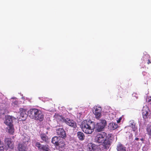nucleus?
I'll list each match as a JSON object with an SVG mask.
<instances>
[{"label":"nucleus","instance_id":"nucleus-20","mask_svg":"<svg viewBox=\"0 0 151 151\" xmlns=\"http://www.w3.org/2000/svg\"><path fill=\"white\" fill-rule=\"evenodd\" d=\"M150 56L148 54H146L143 56L142 59L144 61H147V63L148 64H149L151 63L150 60Z\"/></svg>","mask_w":151,"mask_h":151},{"label":"nucleus","instance_id":"nucleus-14","mask_svg":"<svg viewBox=\"0 0 151 151\" xmlns=\"http://www.w3.org/2000/svg\"><path fill=\"white\" fill-rule=\"evenodd\" d=\"M44 115L43 113L40 111L39 110L37 115L35 116L34 119L36 120L42 121L44 119Z\"/></svg>","mask_w":151,"mask_h":151},{"label":"nucleus","instance_id":"nucleus-6","mask_svg":"<svg viewBox=\"0 0 151 151\" xmlns=\"http://www.w3.org/2000/svg\"><path fill=\"white\" fill-rule=\"evenodd\" d=\"M56 134L61 137L65 139L66 137V134L64 129L62 128H58L56 130Z\"/></svg>","mask_w":151,"mask_h":151},{"label":"nucleus","instance_id":"nucleus-16","mask_svg":"<svg viewBox=\"0 0 151 151\" xmlns=\"http://www.w3.org/2000/svg\"><path fill=\"white\" fill-rule=\"evenodd\" d=\"M111 142L109 140V139L105 138L104 141L103 142V145L104 147V148L106 149H108L111 146Z\"/></svg>","mask_w":151,"mask_h":151},{"label":"nucleus","instance_id":"nucleus-35","mask_svg":"<svg viewBox=\"0 0 151 151\" xmlns=\"http://www.w3.org/2000/svg\"><path fill=\"white\" fill-rule=\"evenodd\" d=\"M140 140L142 141H144V139L143 138H142L141 139H140Z\"/></svg>","mask_w":151,"mask_h":151},{"label":"nucleus","instance_id":"nucleus-24","mask_svg":"<svg viewBox=\"0 0 151 151\" xmlns=\"http://www.w3.org/2000/svg\"><path fill=\"white\" fill-rule=\"evenodd\" d=\"M146 130L147 134L151 136V125L147 126Z\"/></svg>","mask_w":151,"mask_h":151},{"label":"nucleus","instance_id":"nucleus-15","mask_svg":"<svg viewBox=\"0 0 151 151\" xmlns=\"http://www.w3.org/2000/svg\"><path fill=\"white\" fill-rule=\"evenodd\" d=\"M13 119H16V118L12 116H8L7 117L5 123L7 126L13 124L12 123Z\"/></svg>","mask_w":151,"mask_h":151},{"label":"nucleus","instance_id":"nucleus-5","mask_svg":"<svg viewBox=\"0 0 151 151\" xmlns=\"http://www.w3.org/2000/svg\"><path fill=\"white\" fill-rule=\"evenodd\" d=\"M4 142L7 147L11 150L14 149V143L12 141V139L11 138L7 137L5 138L4 139Z\"/></svg>","mask_w":151,"mask_h":151},{"label":"nucleus","instance_id":"nucleus-28","mask_svg":"<svg viewBox=\"0 0 151 151\" xmlns=\"http://www.w3.org/2000/svg\"><path fill=\"white\" fill-rule=\"evenodd\" d=\"M121 89H122L121 88ZM122 90V89L120 91L119 90V89L118 95L119 96V97L121 98H122L124 96V94L123 93V91Z\"/></svg>","mask_w":151,"mask_h":151},{"label":"nucleus","instance_id":"nucleus-1","mask_svg":"<svg viewBox=\"0 0 151 151\" xmlns=\"http://www.w3.org/2000/svg\"><path fill=\"white\" fill-rule=\"evenodd\" d=\"M95 126L94 122L90 120H86L82 122L81 128L83 132L85 133L91 134L94 131Z\"/></svg>","mask_w":151,"mask_h":151},{"label":"nucleus","instance_id":"nucleus-32","mask_svg":"<svg viewBox=\"0 0 151 151\" xmlns=\"http://www.w3.org/2000/svg\"><path fill=\"white\" fill-rule=\"evenodd\" d=\"M13 103L14 104H18V102L17 101H15L14 102H13Z\"/></svg>","mask_w":151,"mask_h":151},{"label":"nucleus","instance_id":"nucleus-11","mask_svg":"<svg viewBox=\"0 0 151 151\" xmlns=\"http://www.w3.org/2000/svg\"><path fill=\"white\" fill-rule=\"evenodd\" d=\"M66 145L65 141L63 139L59 138L58 141L57 142V143L56 146V147H58L59 148H63L65 147Z\"/></svg>","mask_w":151,"mask_h":151},{"label":"nucleus","instance_id":"nucleus-23","mask_svg":"<svg viewBox=\"0 0 151 151\" xmlns=\"http://www.w3.org/2000/svg\"><path fill=\"white\" fill-rule=\"evenodd\" d=\"M101 108L100 107L96 106L93 108V113L97 112V113H101Z\"/></svg>","mask_w":151,"mask_h":151},{"label":"nucleus","instance_id":"nucleus-2","mask_svg":"<svg viewBox=\"0 0 151 151\" xmlns=\"http://www.w3.org/2000/svg\"><path fill=\"white\" fill-rule=\"evenodd\" d=\"M106 138L107 134L106 133L101 132L98 133L94 138V142L98 144H102Z\"/></svg>","mask_w":151,"mask_h":151},{"label":"nucleus","instance_id":"nucleus-34","mask_svg":"<svg viewBox=\"0 0 151 151\" xmlns=\"http://www.w3.org/2000/svg\"><path fill=\"white\" fill-rule=\"evenodd\" d=\"M44 99H45V100L47 101V100H48V98H44Z\"/></svg>","mask_w":151,"mask_h":151},{"label":"nucleus","instance_id":"nucleus-8","mask_svg":"<svg viewBox=\"0 0 151 151\" xmlns=\"http://www.w3.org/2000/svg\"><path fill=\"white\" fill-rule=\"evenodd\" d=\"M39 110L37 109H30L28 111L29 116L32 119H34L37 115Z\"/></svg>","mask_w":151,"mask_h":151},{"label":"nucleus","instance_id":"nucleus-3","mask_svg":"<svg viewBox=\"0 0 151 151\" xmlns=\"http://www.w3.org/2000/svg\"><path fill=\"white\" fill-rule=\"evenodd\" d=\"M107 125L106 121L105 119H101L100 121L97 123L96 128L98 132L103 131Z\"/></svg>","mask_w":151,"mask_h":151},{"label":"nucleus","instance_id":"nucleus-40","mask_svg":"<svg viewBox=\"0 0 151 151\" xmlns=\"http://www.w3.org/2000/svg\"><path fill=\"white\" fill-rule=\"evenodd\" d=\"M61 151H63L61 150Z\"/></svg>","mask_w":151,"mask_h":151},{"label":"nucleus","instance_id":"nucleus-13","mask_svg":"<svg viewBox=\"0 0 151 151\" xmlns=\"http://www.w3.org/2000/svg\"><path fill=\"white\" fill-rule=\"evenodd\" d=\"M149 110V109L147 107L144 106L143 107L142 111V115L143 118L144 119H146L148 117Z\"/></svg>","mask_w":151,"mask_h":151},{"label":"nucleus","instance_id":"nucleus-21","mask_svg":"<svg viewBox=\"0 0 151 151\" xmlns=\"http://www.w3.org/2000/svg\"><path fill=\"white\" fill-rule=\"evenodd\" d=\"M59 138V137L57 136H55L52 139L51 142L54 144L55 147L56 146L57 142L58 141V140Z\"/></svg>","mask_w":151,"mask_h":151},{"label":"nucleus","instance_id":"nucleus-25","mask_svg":"<svg viewBox=\"0 0 151 151\" xmlns=\"http://www.w3.org/2000/svg\"><path fill=\"white\" fill-rule=\"evenodd\" d=\"M93 113L95 115V117L96 119H99L101 118V113H97L95 112Z\"/></svg>","mask_w":151,"mask_h":151},{"label":"nucleus","instance_id":"nucleus-10","mask_svg":"<svg viewBox=\"0 0 151 151\" xmlns=\"http://www.w3.org/2000/svg\"><path fill=\"white\" fill-rule=\"evenodd\" d=\"M64 121L67 125L74 128H76L77 127L76 123L72 120L67 118L64 120Z\"/></svg>","mask_w":151,"mask_h":151},{"label":"nucleus","instance_id":"nucleus-19","mask_svg":"<svg viewBox=\"0 0 151 151\" xmlns=\"http://www.w3.org/2000/svg\"><path fill=\"white\" fill-rule=\"evenodd\" d=\"M118 127V125L115 123L111 122L109 124V127L111 130L116 129Z\"/></svg>","mask_w":151,"mask_h":151},{"label":"nucleus","instance_id":"nucleus-27","mask_svg":"<svg viewBox=\"0 0 151 151\" xmlns=\"http://www.w3.org/2000/svg\"><path fill=\"white\" fill-rule=\"evenodd\" d=\"M130 127L132 129V130L134 132L136 131L137 130V127L134 124V123L131 124Z\"/></svg>","mask_w":151,"mask_h":151},{"label":"nucleus","instance_id":"nucleus-38","mask_svg":"<svg viewBox=\"0 0 151 151\" xmlns=\"http://www.w3.org/2000/svg\"><path fill=\"white\" fill-rule=\"evenodd\" d=\"M118 88H119V86H118Z\"/></svg>","mask_w":151,"mask_h":151},{"label":"nucleus","instance_id":"nucleus-4","mask_svg":"<svg viewBox=\"0 0 151 151\" xmlns=\"http://www.w3.org/2000/svg\"><path fill=\"white\" fill-rule=\"evenodd\" d=\"M35 145L40 151H51L49 145H41L39 142H37L36 143Z\"/></svg>","mask_w":151,"mask_h":151},{"label":"nucleus","instance_id":"nucleus-36","mask_svg":"<svg viewBox=\"0 0 151 151\" xmlns=\"http://www.w3.org/2000/svg\"><path fill=\"white\" fill-rule=\"evenodd\" d=\"M137 134V132H135V135H136V134Z\"/></svg>","mask_w":151,"mask_h":151},{"label":"nucleus","instance_id":"nucleus-29","mask_svg":"<svg viewBox=\"0 0 151 151\" xmlns=\"http://www.w3.org/2000/svg\"><path fill=\"white\" fill-rule=\"evenodd\" d=\"M4 149V144L0 140V151H3Z\"/></svg>","mask_w":151,"mask_h":151},{"label":"nucleus","instance_id":"nucleus-31","mask_svg":"<svg viewBox=\"0 0 151 151\" xmlns=\"http://www.w3.org/2000/svg\"><path fill=\"white\" fill-rule=\"evenodd\" d=\"M121 119H122V118H119V120L117 121V122L118 123H119L120 122Z\"/></svg>","mask_w":151,"mask_h":151},{"label":"nucleus","instance_id":"nucleus-39","mask_svg":"<svg viewBox=\"0 0 151 151\" xmlns=\"http://www.w3.org/2000/svg\"><path fill=\"white\" fill-rule=\"evenodd\" d=\"M80 151V150H79V151Z\"/></svg>","mask_w":151,"mask_h":151},{"label":"nucleus","instance_id":"nucleus-7","mask_svg":"<svg viewBox=\"0 0 151 151\" xmlns=\"http://www.w3.org/2000/svg\"><path fill=\"white\" fill-rule=\"evenodd\" d=\"M98 146L93 142H90L87 145V151H96L98 148Z\"/></svg>","mask_w":151,"mask_h":151},{"label":"nucleus","instance_id":"nucleus-9","mask_svg":"<svg viewBox=\"0 0 151 151\" xmlns=\"http://www.w3.org/2000/svg\"><path fill=\"white\" fill-rule=\"evenodd\" d=\"M40 136L41 139V142L42 143L48 144L50 142V139L45 133H42Z\"/></svg>","mask_w":151,"mask_h":151},{"label":"nucleus","instance_id":"nucleus-33","mask_svg":"<svg viewBox=\"0 0 151 151\" xmlns=\"http://www.w3.org/2000/svg\"><path fill=\"white\" fill-rule=\"evenodd\" d=\"M139 140V139L138 138H137V137L135 139V140H136V141H138V140Z\"/></svg>","mask_w":151,"mask_h":151},{"label":"nucleus","instance_id":"nucleus-18","mask_svg":"<svg viewBox=\"0 0 151 151\" xmlns=\"http://www.w3.org/2000/svg\"><path fill=\"white\" fill-rule=\"evenodd\" d=\"M77 136L79 140L83 141L84 139L85 136L84 134L82 132L79 131L77 133Z\"/></svg>","mask_w":151,"mask_h":151},{"label":"nucleus","instance_id":"nucleus-12","mask_svg":"<svg viewBox=\"0 0 151 151\" xmlns=\"http://www.w3.org/2000/svg\"><path fill=\"white\" fill-rule=\"evenodd\" d=\"M17 151H27L26 146L23 143H19L17 147Z\"/></svg>","mask_w":151,"mask_h":151},{"label":"nucleus","instance_id":"nucleus-22","mask_svg":"<svg viewBox=\"0 0 151 151\" xmlns=\"http://www.w3.org/2000/svg\"><path fill=\"white\" fill-rule=\"evenodd\" d=\"M8 132L9 133L11 134H13L14 132V129L13 126V125H8Z\"/></svg>","mask_w":151,"mask_h":151},{"label":"nucleus","instance_id":"nucleus-37","mask_svg":"<svg viewBox=\"0 0 151 151\" xmlns=\"http://www.w3.org/2000/svg\"><path fill=\"white\" fill-rule=\"evenodd\" d=\"M24 111H26L25 109H24Z\"/></svg>","mask_w":151,"mask_h":151},{"label":"nucleus","instance_id":"nucleus-17","mask_svg":"<svg viewBox=\"0 0 151 151\" xmlns=\"http://www.w3.org/2000/svg\"><path fill=\"white\" fill-rule=\"evenodd\" d=\"M116 149L117 151H126V147L120 142L117 145Z\"/></svg>","mask_w":151,"mask_h":151},{"label":"nucleus","instance_id":"nucleus-30","mask_svg":"<svg viewBox=\"0 0 151 151\" xmlns=\"http://www.w3.org/2000/svg\"><path fill=\"white\" fill-rule=\"evenodd\" d=\"M146 101L147 102L151 104V97H148V98H147Z\"/></svg>","mask_w":151,"mask_h":151},{"label":"nucleus","instance_id":"nucleus-26","mask_svg":"<svg viewBox=\"0 0 151 151\" xmlns=\"http://www.w3.org/2000/svg\"><path fill=\"white\" fill-rule=\"evenodd\" d=\"M55 118L58 120H61V119H63V116L61 115H60L58 114H55Z\"/></svg>","mask_w":151,"mask_h":151}]
</instances>
